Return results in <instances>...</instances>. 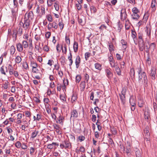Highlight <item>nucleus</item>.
Masks as SVG:
<instances>
[{
	"label": "nucleus",
	"instance_id": "obj_1",
	"mask_svg": "<svg viewBox=\"0 0 157 157\" xmlns=\"http://www.w3.org/2000/svg\"><path fill=\"white\" fill-rule=\"evenodd\" d=\"M138 73L139 83L142 85L143 84V80L144 87H147L148 86V81L146 73L144 71L142 72L141 68L139 69Z\"/></svg>",
	"mask_w": 157,
	"mask_h": 157
},
{
	"label": "nucleus",
	"instance_id": "obj_2",
	"mask_svg": "<svg viewBox=\"0 0 157 157\" xmlns=\"http://www.w3.org/2000/svg\"><path fill=\"white\" fill-rule=\"evenodd\" d=\"M133 13L131 14L132 18L134 20H137L139 18L140 16L138 14L140 13L139 10L136 7L132 9Z\"/></svg>",
	"mask_w": 157,
	"mask_h": 157
},
{
	"label": "nucleus",
	"instance_id": "obj_3",
	"mask_svg": "<svg viewBox=\"0 0 157 157\" xmlns=\"http://www.w3.org/2000/svg\"><path fill=\"white\" fill-rule=\"evenodd\" d=\"M60 147L61 149H70L71 148V145L69 141L66 140L60 144Z\"/></svg>",
	"mask_w": 157,
	"mask_h": 157
},
{
	"label": "nucleus",
	"instance_id": "obj_4",
	"mask_svg": "<svg viewBox=\"0 0 157 157\" xmlns=\"http://www.w3.org/2000/svg\"><path fill=\"white\" fill-rule=\"evenodd\" d=\"M126 90L125 89H123L120 94H119L121 101L122 104L124 106L125 105V103Z\"/></svg>",
	"mask_w": 157,
	"mask_h": 157
},
{
	"label": "nucleus",
	"instance_id": "obj_5",
	"mask_svg": "<svg viewBox=\"0 0 157 157\" xmlns=\"http://www.w3.org/2000/svg\"><path fill=\"white\" fill-rule=\"evenodd\" d=\"M24 19V23L21 21L19 23V25H20V26L23 27L24 29L26 30L29 27L30 21L29 20H27V19Z\"/></svg>",
	"mask_w": 157,
	"mask_h": 157
},
{
	"label": "nucleus",
	"instance_id": "obj_6",
	"mask_svg": "<svg viewBox=\"0 0 157 157\" xmlns=\"http://www.w3.org/2000/svg\"><path fill=\"white\" fill-rule=\"evenodd\" d=\"M36 13L40 16L44 15L45 14L44 8L42 6L41 7V8L40 9V7L39 6H38L36 10Z\"/></svg>",
	"mask_w": 157,
	"mask_h": 157
},
{
	"label": "nucleus",
	"instance_id": "obj_7",
	"mask_svg": "<svg viewBox=\"0 0 157 157\" xmlns=\"http://www.w3.org/2000/svg\"><path fill=\"white\" fill-rule=\"evenodd\" d=\"M121 19L122 21H124L127 18V15L125 9H122L121 12Z\"/></svg>",
	"mask_w": 157,
	"mask_h": 157
},
{
	"label": "nucleus",
	"instance_id": "obj_8",
	"mask_svg": "<svg viewBox=\"0 0 157 157\" xmlns=\"http://www.w3.org/2000/svg\"><path fill=\"white\" fill-rule=\"evenodd\" d=\"M71 116L70 119L74 120L75 119L77 118L78 117V113L75 109H73L71 112Z\"/></svg>",
	"mask_w": 157,
	"mask_h": 157
},
{
	"label": "nucleus",
	"instance_id": "obj_9",
	"mask_svg": "<svg viewBox=\"0 0 157 157\" xmlns=\"http://www.w3.org/2000/svg\"><path fill=\"white\" fill-rule=\"evenodd\" d=\"M33 17V14L32 11H30L28 13H26L24 17V19H27L30 21Z\"/></svg>",
	"mask_w": 157,
	"mask_h": 157
},
{
	"label": "nucleus",
	"instance_id": "obj_10",
	"mask_svg": "<svg viewBox=\"0 0 157 157\" xmlns=\"http://www.w3.org/2000/svg\"><path fill=\"white\" fill-rule=\"evenodd\" d=\"M156 69L155 67H151L150 75L151 77V78L153 80H154L155 78V75L156 73Z\"/></svg>",
	"mask_w": 157,
	"mask_h": 157
},
{
	"label": "nucleus",
	"instance_id": "obj_11",
	"mask_svg": "<svg viewBox=\"0 0 157 157\" xmlns=\"http://www.w3.org/2000/svg\"><path fill=\"white\" fill-rule=\"evenodd\" d=\"M111 69L110 68L106 69L105 71L107 77L109 78H111L113 76V73L111 71Z\"/></svg>",
	"mask_w": 157,
	"mask_h": 157
},
{
	"label": "nucleus",
	"instance_id": "obj_12",
	"mask_svg": "<svg viewBox=\"0 0 157 157\" xmlns=\"http://www.w3.org/2000/svg\"><path fill=\"white\" fill-rule=\"evenodd\" d=\"M58 25L56 22L54 21L52 23H49L48 25V28L49 30L51 29L52 28H53L55 29L58 28Z\"/></svg>",
	"mask_w": 157,
	"mask_h": 157
},
{
	"label": "nucleus",
	"instance_id": "obj_13",
	"mask_svg": "<svg viewBox=\"0 0 157 157\" xmlns=\"http://www.w3.org/2000/svg\"><path fill=\"white\" fill-rule=\"evenodd\" d=\"M0 71L2 75H6V73L8 72L7 67L2 66L0 68Z\"/></svg>",
	"mask_w": 157,
	"mask_h": 157
},
{
	"label": "nucleus",
	"instance_id": "obj_14",
	"mask_svg": "<svg viewBox=\"0 0 157 157\" xmlns=\"http://www.w3.org/2000/svg\"><path fill=\"white\" fill-rule=\"evenodd\" d=\"M53 127L54 128L56 129L55 131L58 134L60 135L62 134V131L59 125L56 124H53Z\"/></svg>",
	"mask_w": 157,
	"mask_h": 157
},
{
	"label": "nucleus",
	"instance_id": "obj_15",
	"mask_svg": "<svg viewBox=\"0 0 157 157\" xmlns=\"http://www.w3.org/2000/svg\"><path fill=\"white\" fill-rule=\"evenodd\" d=\"M81 62V59L79 56H77L75 59V64L76 68H78L79 66V64Z\"/></svg>",
	"mask_w": 157,
	"mask_h": 157
},
{
	"label": "nucleus",
	"instance_id": "obj_16",
	"mask_svg": "<svg viewBox=\"0 0 157 157\" xmlns=\"http://www.w3.org/2000/svg\"><path fill=\"white\" fill-rule=\"evenodd\" d=\"M22 27V26H20V25H19V23L18 25V27L16 29V31L17 32L18 35L19 36H21L22 33L23 29Z\"/></svg>",
	"mask_w": 157,
	"mask_h": 157
},
{
	"label": "nucleus",
	"instance_id": "obj_17",
	"mask_svg": "<svg viewBox=\"0 0 157 157\" xmlns=\"http://www.w3.org/2000/svg\"><path fill=\"white\" fill-rule=\"evenodd\" d=\"M144 118L145 121L149 122V119L150 118V112L149 111H145L144 113Z\"/></svg>",
	"mask_w": 157,
	"mask_h": 157
},
{
	"label": "nucleus",
	"instance_id": "obj_18",
	"mask_svg": "<svg viewBox=\"0 0 157 157\" xmlns=\"http://www.w3.org/2000/svg\"><path fill=\"white\" fill-rule=\"evenodd\" d=\"M17 48V50L20 52H22L23 49V48L22 45L20 43H19L16 44Z\"/></svg>",
	"mask_w": 157,
	"mask_h": 157
},
{
	"label": "nucleus",
	"instance_id": "obj_19",
	"mask_svg": "<svg viewBox=\"0 0 157 157\" xmlns=\"http://www.w3.org/2000/svg\"><path fill=\"white\" fill-rule=\"evenodd\" d=\"M121 42L122 44V46L124 49L125 50L127 47L128 44L127 42L124 39H122Z\"/></svg>",
	"mask_w": 157,
	"mask_h": 157
},
{
	"label": "nucleus",
	"instance_id": "obj_20",
	"mask_svg": "<svg viewBox=\"0 0 157 157\" xmlns=\"http://www.w3.org/2000/svg\"><path fill=\"white\" fill-rule=\"evenodd\" d=\"M130 75L131 78L132 80L135 79V71L134 68H132L130 69Z\"/></svg>",
	"mask_w": 157,
	"mask_h": 157
},
{
	"label": "nucleus",
	"instance_id": "obj_21",
	"mask_svg": "<svg viewBox=\"0 0 157 157\" xmlns=\"http://www.w3.org/2000/svg\"><path fill=\"white\" fill-rule=\"evenodd\" d=\"M148 127L147 126L144 130V134L146 138H148L149 136L150 133L148 130Z\"/></svg>",
	"mask_w": 157,
	"mask_h": 157
},
{
	"label": "nucleus",
	"instance_id": "obj_22",
	"mask_svg": "<svg viewBox=\"0 0 157 157\" xmlns=\"http://www.w3.org/2000/svg\"><path fill=\"white\" fill-rule=\"evenodd\" d=\"M18 35L17 32L16 31V29L13 30L12 36L14 40H16L17 39V35Z\"/></svg>",
	"mask_w": 157,
	"mask_h": 157
},
{
	"label": "nucleus",
	"instance_id": "obj_23",
	"mask_svg": "<svg viewBox=\"0 0 157 157\" xmlns=\"http://www.w3.org/2000/svg\"><path fill=\"white\" fill-rule=\"evenodd\" d=\"M136 35L137 34L136 32L135 31L132 30V37L135 43V41L137 40Z\"/></svg>",
	"mask_w": 157,
	"mask_h": 157
},
{
	"label": "nucleus",
	"instance_id": "obj_24",
	"mask_svg": "<svg viewBox=\"0 0 157 157\" xmlns=\"http://www.w3.org/2000/svg\"><path fill=\"white\" fill-rule=\"evenodd\" d=\"M12 15L13 17L15 18L17 14V9L16 8L12 9L11 10Z\"/></svg>",
	"mask_w": 157,
	"mask_h": 157
},
{
	"label": "nucleus",
	"instance_id": "obj_25",
	"mask_svg": "<svg viewBox=\"0 0 157 157\" xmlns=\"http://www.w3.org/2000/svg\"><path fill=\"white\" fill-rule=\"evenodd\" d=\"M9 71L10 75H13V72L14 71L13 69V67L11 64H9L8 66Z\"/></svg>",
	"mask_w": 157,
	"mask_h": 157
},
{
	"label": "nucleus",
	"instance_id": "obj_26",
	"mask_svg": "<svg viewBox=\"0 0 157 157\" xmlns=\"http://www.w3.org/2000/svg\"><path fill=\"white\" fill-rule=\"evenodd\" d=\"M33 47L32 44V42H31L29 44V48L28 52L29 53L30 55H32L33 54Z\"/></svg>",
	"mask_w": 157,
	"mask_h": 157
},
{
	"label": "nucleus",
	"instance_id": "obj_27",
	"mask_svg": "<svg viewBox=\"0 0 157 157\" xmlns=\"http://www.w3.org/2000/svg\"><path fill=\"white\" fill-rule=\"evenodd\" d=\"M94 67L96 69L100 71L102 69V65L99 63H96L94 64Z\"/></svg>",
	"mask_w": 157,
	"mask_h": 157
},
{
	"label": "nucleus",
	"instance_id": "obj_28",
	"mask_svg": "<svg viewBox=\"0 0 157 157\" xmlns=\"http://www.w3.org/2000/svg\"><path fill=\"white\" fill-rule=\"evenodd\" d=\"M68 59L70 63L69 64V66L71 67L73 63V61L72 60V55L71 52V51L70 52V56H68Z\"/></svg>",
	"mask_w": 157,
	"mask_h": 157
},
{
	"label": "nucleus",
	"instance_id": "obj_29",
	"mask_svg": "<svg viewBox=\"0 0 157 157\" xmlns=\"http://www.w3.org/2000/svg\"><path fill=\"white\" fill-rule=\"evenodd\" d=\"M108 44H109V49L110 53H111L112 51H113L114 50V47L112 44L109 42Z\"/></svg>",
	"mask_w": 157,
	"mask_h": 157
},
{
	"label": "nucleus",
	"instance_id": "obj_30",
	"mask_svg": "<svg viewBox=\"0 0 157 157\" xmlns=\"http://www.w3.org/2000/svg\"><path fill=\"white\" fill-rule=\"evenodd\" d=\"M73 48L75 52H76L78 51V44L77 42L74 41L73 45Z\"/></svg>",
	"mask_w": 157,
	"mask_h": 157
},
{
	"label": "nucleus",
	"instance_id": "obj_31",
	"mask_svg": "<svg viewBox=\"0 0 157 157\" xmlns=\"http://www.w3.org/2000/svg\"><path fill=\"white\" fill-rule=\"evenodd\" d=\"M86 86V82L85 81H82L81 82L80 84V87H81V90L82 91L84 90Z\"/></svg>",
	"mask_w": 157,
	"mask_h": 157
},
{
	"label": "nucleus",
	"instance_id": "obj_32",
	"mask_svg": "<svg viewBox=\"0 0 157 157\" xmlns=\"http://www.w3.org/2000/svg\"><path fill=\"white\" fill-rule=\"evenodd\" d=\"M156 3V1H152L151 7L152 12H154L155 10V6Z\"/></svg>",
	"mask_w": 157,
	"mask_h": 157
},
{
	"label": "nucleus",
	"instance_id": "obj_33",
	"mask_svg": "<svg viewBox=\"0 0 157 157\" xmlns=\"http://www.w3.org/2000/svg\"><path fill=\"white\" fill-rule=\"evenodd\" d=\"M130 24L129 22V20L127 19L125 21V29H129L130 27Z\"/></svg>",
	"mask_w": 157,
	"mask_h": 157
},
{
	"label": "nucleus",
	"instance_id": "obj_34",
	"mask_svg": "<svg viewBox=\"0 0 157 157\" xmlns=\"http://www.w3.org/2000/svg\"><path fill=\"white\" fill-rule=\"evenodd\" d=\"M57 119L58 121H56V122L62 124L63 120L64 119L63 117L60 115Z\"/></svg>",
	"mask_w": 157,
	"mask_h": 157
},
{
	"label": "nucleus",
	"instance_id": "obj_35",
	"mask_svg": "<svg viewBox=\"0 0 157 157\" xmlns=\"http://www.w3.org/2000/svg\"><path fill=\"white\" fill-rule=\"evenodd\" d=\"M21 60V58L19 56H17L15 59V61L16 63H20Z\"/></svg>",
	"mask_w": 157,
	"mask_h": 157
},
{
	"label": "nucleus",
	"instance_id": "obj_36",
	"mask_svg": "<svg viewBox=\"0 0 157 157\" xmlns=\"http://www.w3.org/2000/svg\"><path fill=\"white\" fill-rule=\"evenodd\" d=\"M61 49L62 50L63 52L66 54L67 52L66 44H64L63 45H63H62L61 46Z\"/></svg>",
	"mask_w": 157,
	"mask_h": 157
},
{
	"label": "nucleus",
	"instance_id": "obj_37",
	"mask_svg": "<svg viewBox=\"0 0 157 157\" xmlns=\"http://www.w3.org/2000/svg\"><path fill=\"white\" fill-rule=\"evenodd\" d=\"M16 51L15 48L14 46L12 45L11 46L10 49V52L11 55H13L14 54Z\"/></svg>",
	"mask_w": 157,
	"mask_h": 157
},
{
	"label": "nucleus",
	"instance_id": "obj_38",
	"mask_svg": "<svg viewBox=\"0 0 157 157\" xmlns=\"http://www.w3.org/2000/svg\"><path fill=\"white\" fill-rule=\"evenodd\" d=\"M77 99V95L76 94H73L72 96L71 100V102L72 103H73Z\"/></svg>",
	"mask_w": 157,
	"mask_h": 157
},
{
	"label": "nucleus",
	"instance_id": "obj_39",
	"mask_svg": "<svg viewBox=\"0 0 157 157\" xmlns=\"http://www.w3.org/2000/svg\"><path fill=\"white\" fill-rule=\"evenodd\" d=\"M39 133V131L36 130H35L31 134V137L32 138H35Z\"/></svg>",
	"mask_w": 157,
	"mask_h": 157
},
{
	"label": "nucleus",
	"instance_id": "obj_40",
	"mask_svg": "<svg viewBox=\"0 0 157 157\" xmlns=\"http://www.w3.org/2000/svg\"><path fill=\"white\" fill-rule=\"evenodd\" d=\"M45 109L46 111L48 114H50L51 113V110L50 108V105L49 104H45Z\"/></svg>",
	"mask_w": 157,
	"mask_h": 157
},
{
	"label": "nucleus",
	"instance_id": "obj_41",
	"mask_svg": "<svg viewBox=\"0 0 157 157\" xmlns=\"http://www.w3.org/2000/svg\"><path fill=\"white\" fill-rule=\"evenodd\" d=\"M21 44L23 48H26L28 47V44L26 41L23 40Z\"/></svg>",
	"mask_w": 157,
	"mask_h": 157
},
{
	"label": "nucleus",
	"instance_id": "obj_42",
	"mask_svg": "<svg viewBox=\"0 0 157 157\" xmlns=\"http://www.w3.org/2000/svg\"><path fill=\"white\" fill-rule=\"evenodd\" d=\"M31 66L32 67V68L37 67L38 65L37 63L33 61V60L31 61Z\"/></svg>",
	"mask_w": 157,
	"mask_h": 157
},
{
	"label": "nucleus",
	"instance_id": "obj_43",
	"mask_svg": "<svg viewBox=\"0 0 157 157\" xmlns=\"http://www.w3.org/2000/svg\"><path fill=\"white\" fill-rule=\"evenodd\" d=\"M81 76L80 75H77L76 76L75 82L76 83H78L81 79Z\"/></svg>",
	"mask_w": 157,
	"mask_h": 157
},
{
	"label": "nucleus",
	"instance_id": "obj_44",
	"mask_svg": "<svg viewBox=\"0 0 157 157\" xmlns=\"http://www.w3.org/2000/svg\"><path fill=\"white\" fill-rule=\"evenodd\" d=\"M138 40H143L144 39L143 38V34L140 33L139 32L138 33Z\"/></svg>",
	"mask_w": 157,
	"mask_h": 157
},
{
	"label": "nucleus",
	"instance_id": "obj_45",
	"mask_svg": "<svg viewBox=\"0 0 157 157\" xmlns=\"http://www.w3.org/2000/svg\"><path fill=\"white\" fill-rule=\"evenodd\" d=\"M124 150L127 154H128L131 151L130 145L129 144L128 147H126L125 149L124 148Z\"/></svg>",
	"mask_w": 157,
	"mask_h": 157
},
{
	"label": "nucleus",
	"instance_id": "obj_46",
	"mask_svg": "<svg viewBox=\"0 0 157 157\" xmlns=\"http://www.w3.org/2000/svg\"><path fill=\"white\" fill-rule=\"evenodd\" d=\"M136 157H142L141 152L138 149L136 151Z\"/></svg>",
	"mask_w": 157,
	"mask_h": 157
},
{
	"label": "nucleus",
	"instance_id": "obj_47",
	"mask_svg": "<svg viewBox=\"0 0 157 157\" xmlns=\"http://www.w3.org/2000/svg\"><path fill=\"white\" fill-rule=\"evenodd\" d=\"M155 43H151L149 45V48L154 51L155 48Z\"/></svg>",
	"mask_w": 157,
	"mask_h": 157
},
{
	"label": "nucleus",
	"instance_id": "obj_48",
	"mask_svg": "<svg viewBox=\"0 0 157 157\" xmlns=\"http://www.w3.org/2000/svg\"><path fill=\"white\" fill-rule=\"evenodd\" d=\"M138 47L140 51H143L145 49L144 43L139 46Z\"/></svg>",
	"mask_w": 157,
	"mask_h": 157
},
{
	"label": "nucleus",
	"instance_id": "obj_49",
	"mask_svg": "<svg viewBox=\"0 0 157 157\" xmlns=\"http://www.w3.org/2000/svg\"><path fill=\"white\" fill-rule=\"evenodd\" d=\"M129 102L130 105L132 106H134L136 105L135 101L134 100H133L131 98H130Z\"/></svg>",
	"mask_w": 157,
	"mask_h": 157
},
{
	"label": "nucleus",
	"instance_id": "obj_50",
	"mask_svg": "<svg viewBox=\"0 0 157 157\" xmlns=\"http://www.w3.org/2000/svg\"><path fill=\"white\" fill-rule=\"evenodd\" d=\"M65 40L66 43L68 44V45H69L70 44V39L69 36H66L65 37Z\"/></svg>",
	"mask_w": 157,
	"mask_h": 157
},
{
	"label": "nucleus",
	"instance_id": "obj_51",
	"mask_svg": "<svg viewBox=\"0 0 157 157\" xmlns=\"http://www.w3.org/2000/svg\"><path fill=\"white\" fill-rule=\"evenodd\" d=\"M59 26L60 29L61 30H62L64 27V25L63 22L62 20H61V21H60L59 23Z\"/></svg>",
	"mask_w": 157,
	"mask_h": 157
},
{
	"label": "nucleus",
	"instance_id": "obj_52",
	"mask_svg": "<svg viewBox=\"0 0 157 157\" xmlns=\"http://www.w3.org/2000/svg\"><path fill=\"white\" fill-rule=\"evenodd\" d=\"M89 76L87 74H85L84 75V80L86 83L88 82L89 79Z\"/></svg>",
	"mask_w": 157,
	"mask_h": 157
},
{
	"label": "nucleus",
	"instance_id": "obj_53",
	"mask_svg": "<svg viewBox=\"0 0 157 157\" xmlns=\"http://www.w3.org/2000/svg\"><path fill=\"white\" fill-rule=\"evenodd\" d=\"M63 88H65V87L68 85V80L67 79H64L63 80Z\"/></svg>",
	"mask_w": 157,
	"mask_h": 157
},
{
	"label": "nucleus",
	"instance_id": "obj_54",
	"mask_svg": "<svg viewBox=\"0 0 157 157\" xmlns=\"http://www.w3.org/2000/svg\"><path fill=\"white\" fill-rule=\"evenodd\" d=\"M91 12L93 13H95L97 11L96 8L94 6H91L90 7Z\"/></svg>",
	"mask_w": 157,
	"mask_h": 157
},
{
	"label": "nucleus",
	"instance_id": "obj_55",
	"mask_svg": "<svg viewBox=\"0 0 157 157\" xmlns=\"http://www.w3.org/2000/svg\"><path fill=\"white\" fill-rule=\"evenodd\" d=\"M90 53L89 52H86L85 53V59L86 60H87L88 59V58L90 57Z\"/></svg>",
	"mask_w": 157,
	"mask_h": 157
},
{
	"label": "nucleus",
	"instance_id": "obj_56",
	"mask_svg": "<svg viewBox=\"0 0 157 157\" xmlns=\"http://www.w3.org/2000/svg\"><path fill=\"white\" fill-rule=\"evenodd\" d=\"M21 143L19 141H17L15 144V146L18 148H20L21 147Z\"/></svg>",
	"mask_w": 157,
	"mask_h": 157
},
{
	"label": "nucleus",
	"instance_id": "obj_57",
	"mask_svg": "<svg viewBox=\"0 0 157 157\" xmlns=\"http://www.w3.org/2000/svg\"><path fill=\"white\" fill-rule=\"evenodd\" d=\"M111 130L113 134L115 135L117 134V132L116 129L114 128H111Z\"/></svg>",
	"mask_w": 157,
	"mask_h": 157
},
{
	"label": "nucleus",
	"instance_id": "obj_58",
	"mask_svg": "<svg viewBox=\"0 0 157 157\" xmlns=\"http://www.w3.org/2000/svg\"><path fill=\"white\" fill-rule=\"evenodd\" d=\"M151 28L148 29L147 28V30H146V32L147 33V35L149 36V37H150L151 36Z\"/></svg>",
	"mask_w": 157,
	"mask_h": 157
},
{
	"label": "nucleus",
	"instance_id": "obj_59",
	"mask_svg": "<svg viewBox=\"0 0 157 157\" xmlns=\"http://www.w3.org/2000/svg\"><path fill=\"white\" fill-rule=\"evenodd\" d=\"M118 63L117 62H115V60H113V61L109 62V63L111 67H113L117 63Z\"/></svg>",
	"mask_w": 157,
	"mask_h": 157
},
{
	"label": "nucleus",
	"instance_id": "obj_60",
	"mask_svg": "<svg viewBox=\"0 0 157 157\" xmlns=\"http://www.w3.org/2000/svg\"><path fill=\"white\" fill-rule=\"evenodd\" d=\"M23 66L24 68L26 70L28 69L29 68L28 64L26 62H25L23 63Z\"/></svg>",
	"mask_w": 157,
	"mask_h": 157
},
{
	"label": "nucleus",
	"instance_id": "obj_61",
	"mask_svg": "<svg viewBox=\"0 0 157 157\" xmlns=\"http://www.w3.org/2000/svg\"><path fill=\"white\" fill-rule=\"evenodd\" d=\"M144 103L141 100L138 102V106L140 107H142L144 106Z\"/></svg>",
	"mask_w": 157,
	"mask_h": 157
},
{
	"label": "nucleus",
	"instance_id": "obj_62",
	"mask_svg": "<svg viewBox=\"0 0 157 157\" xmlns=\"http://www.w3.org/2000/svg\"><path fill=\"white\" fill-rule=\"evenodd\" d=\"M78 3L76 4V6L78 10H80L82 8V5L80 4L79 2H78Z\"/></svg>",
	"mask_w": 157,
	"mask_h": 157
},
{
	"label": "nucleus",
	"instance_id": "obj_63",
	"mask_svg": "<svg viewBox=\"0 0 157 157\" xmlns=\"http://www.w3.org/2000/svg\"><path fill=\"white\" fill-rule=\"evenodd\" d=\"M58 71V74L59 76L62 78L63 75V71L60 69V70H59Z\"/></svg>",
	"mask_w": 157,
	"mask_h": 157
},
{
	"label": "nucleus",
	"instance_id": "obj_64",
	"mask_svg": "<svg viewBox=\"0 0 157 157\" xmlns=\"http://www.w3.org/2000/svg\"><path fill=\"white\" fill-rule=\"evenodd\" d=\"M60 98L61 100L62 101L64 102L66 101V98H65L64 96V95L62 94H60Z\"/></svg>",
	"mask_w": 157,
	"mask_h": 157
}]
</instances>
